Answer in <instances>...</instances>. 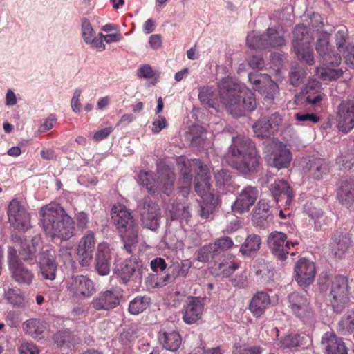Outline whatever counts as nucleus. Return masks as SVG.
Segmentation results:
<instances>
[{"label": "nucleus", "instance_id": "nucleus-1", "mask_svg": "<svg viewBox=\"0 0 354 354\" xmlns=\"http://www.w3.org/2000/svg\"><path fill=\"white\" fill-rule=\"evenodd\" d=\"M218 98L212 88H201L198 99L201 104L208 108L217 109L221 103L234 117H240L246 111L256 109L254 94L245 84L225 78L218 83Z\"/></svg>", "mask_w": 354, "mask_h": 354}, {"label": "nucleus", "instance_id": "nucleus-2", "mask_svg": "<svg viewBox=\"0 0 354 354\" xmlns=\"http://www.w3.org/2000/svg\"><path fill=\"white\" fill-rule=\"evenodd\" d=\"M192 171L196 172L195 191L203 199L200 205V216L205 219L209 218L215 210L217 198L211 188L209 169L206 165L203 164L201 160L192 159L183 161L178 183L180 192L184 197L189 194L192 180Z\"/></svg>", "mask_w": 354, "mask_h": 354}, {"label": "nucleus", "instance_id": "nucleus-3", "mask_svg": "<svg viewBox=\"0 0 354 354\" xmlns=\"http://www.w3.org/2000/svg\"><path fill=\"white\" fill-rule=\"evenodd\" d=\"M41 216L44 230L53 241L68 240L75 234L73 218L59 205L51 203L43 207Z\"/></svg>", "mask_w": 354, "mask_h": 354}, {"label": "nucleus", "instance_id": "nucleus-4", "mask_svg": "<svg viewBox=\"0 0 354 354\" xmlns=\"http://www.w3.org/2000/svg\"><path fill=\"white\" fill-rule=\"evenodd\" d=\"M225 156L227 162L241 173L254 172L259 165V156L249 138L238 136L232 140Z\"/></svg>", "mask_w": 354, "mask_h": 354}, {"label": "nucleus", "instance_id": "nucleus-5", "mask_svg": "<svg viewBox=\"0 0 354 354\" xmlns=\"http://www.w3.org/2000/svg\"><path fill=\"white\" fill-rule=\"evenodd\" d=\"M111 218L122 236L124 248L129 254L132 253L138 242V225L131 212L124 205L118 204L112 208Z\"/></svg>", "mask_w": 354, "mask_h": 354}, {"label": "nucleus", "instance_id": "nucleus-6", "mask_svg": "<svg viewBox=\"0 0 354 354\" xmlns=\"http://www.w3.org/2000/svg\"><path fill=\"white\" fill-rule=\"evenodd\" d=\"M157 167V178L151 171H141L138 175V183L145 187L150 194L162 192L169 196L173 191L175 174L165 163H158Z\"/></svg>", "mask_w": 354, "mask_h": 354}, {"label": "nucleus", "instance_id": "nucleus-7", "mask_svg": "<svg viewBox=\"0 0 354 354\" xmlns=\"http://www.w3.org/2000/svg\"><path fill=\"white\" fill-rule=\"evenodd\" d=\"M329 297L334 311L340 313L349 301L348 282L346 277L340 275L331 280Z\"/></svg>", "mask_w": 354, "mask_h": 354}, {"label": "nucleus", "instance_id": "nucleus-8", "mask_svg": "<svg viewBox=\"0 0 354 354\" xmlns=\"http://www.w3.org/2000/svg\"><path fill=\"white\" fill-rule=\"evenodd\" d=\"M288 307L292 313L306 324L314 321V313L306 294L301 295L294 292L288 295Z\"/></svg>", "mask_w": 354, "mask_h": 354}, {"label": "nucleus", "instance_id": "nucleus-9", "mask_svg": "<svg viewBox=\"0 0 354 354\" xmlns=\"http://www.w3.org/2000/svg\"><path fill=\"white\" fill-rule=\"evenodd\" d=\"M330 35L320 32L315 44V49L323 65L338 66L342 62L341 56L333 48L330 42Z\"/></svg>", "mask_w": 354, "mask_h": 354}, {"label": "nucleus", "instance_id": "nucleus-10", "mask_svg": "<svg viewBox=\"0 0 354 354\" xmlns=\"http://www.w3.org/2000/svg\"><path fill=\"white\" fill-rule=\"evenodd\" d=\"M140 212L141 223L144 227L156 231L160 226V209L149 197L145 198L138 205Z\"/></svg>", "mask_w": 354, "mask_h": 354}, {"label": "nucleus", "instance_id": "nucleus-11", "mask_svg": "<svg viewBox=\"0 0 354 354\" xmlns=\"http://www.w3.org/2000/svg\"><path fill=\"white\" fill-rule=\"evenodd\" d=\"M267 243L272 253L280 261H284L290 253L291 247L294 248L299 243L287 240L285 233L273 231L268 236Z\"/></svg>", "mask_w": 354, "mask_h": 354}, {"label": "nucleus", "instance_id": "nucleus-12", "mask_svg": "<svg viewBox=\"0 0 354 354\" xmlns=\"http://www.w3.org/2000/svg\"><path fill=\"white\" fill-rule=\"evenodd\" d=\"M337 127L339 131L348 133L354 128V97L342 100L337 107Z\"/></svg>", "mask_w": 354, "mask_h": 354}, {"label": "nucleus", "instance_id": "nucleus-13", "mask_svg": "<svg viewBox=\"0 0 354 354\" xmlns=\"http://www.w3.org/2000/svg\"><path fill=\"white\" fill-rule=\"evenodd\" d=\"M143 270L142 263L136 257H131L119 265L115 268V272L124 283L130 281L140 283L142 280Z\"/></svg>", "mask_w": 354, "mask_h": 354}, {"label": "nucleus", "instance_id": "nucleus-14", "mask_svg": "<svg viewBox=\"0 0 354 354\" xmlns=\"http://www.w3.org/2000/svg\"><path fill=\"white\" fill-rule=\"evenodd\" d=\"M249 81L254 85V88L258 90L264 97L265 100L271 103L278 93V86L267 74L257 73L248 75Z\"/></svg>", "mask_w": 354, "mask_h": 354}, {"label": "nucleus", "instance_id": "nucleus-15", "mask_svg": "<svg viewBox=\"0 0 354 354\" xmlns=\"http://www.w3.org/2000/svg\"><path fill=\"white\" fill-rule=\"evenodd\" d=\"M66 288L73 297L87 298L95 292L93 281L84 275H77L67 280Z\"/></svg>", "mask_w": 354, "mask_h": 354}, {"label": "nucleus", "instance_id": "nucleus-16", "mask_svg": "<svg viewBox=\"0 0 354 354\" xmlns=\"http://www.w3.org/2000/svg\"><path fill=\"white\" fill-rule=\"evenodd\" d=\"M8 216L10 224L18 230L25 231L30 227L29 214L15 199L8 205Z\"/></svg>", "mask_w": 354, "mask_h": 354}, {"label": "nucleus", "instance_id": "nucleus-17", "mask_svg": "<svg viewBox=\"0 0 354 354\" xmlns=\"http://www.w3.org/2000/svg\"><path fill=\"white\" fill-rule=\"evenodd\" d=\"M39 274L43 279L53 281L57 276V263L55 260V251L46 249L42 251L39 258Z\"/></svg>", "mask_w": 354, "mask_h": 354}, {"label": "nucleus", "instance_id": "nucleus-18", "mask_svg": "<svg viewBox=\"0 0 354 354\" xmlns=\"http://www.w3.org/2000/svg\"><path fill=\"white\" fill-rule=\"evenodd\" d=\"M203 310V298L189 296L182 309L183 320L187 324H193L201 319Z\"/></svg>", "mask_w": 354, "mask_h": 354}, {"label": "nucleus", "instance_id": "nucleus-19", "mask_svg": "<svg viewBox=\"0 0 354 354\" xmlns=\"http://www.w3.org/2000/svg\"><path fill=\"white\" fill-rule=\"evenodd\" d=\"M95 246V234L88 230L81 238L77 248V260L82 266H88L93 255Z\"/></svg>", "mask_w": 354, "mask_h": 354}, {"label": "nucleus", "instance_id": "nucleus-20", "mask_svg": "<svg viewBox=\"0 0 354 354\" xmlns=\"http://www.w3.org/2000/svg\"><path fill=\"white\" fill-rule=\"evenodd\" d=\"M259 192L257 187H245L232 205V210L235 214H242L248 212L258 198Z\"/></svg>", "mask_w": 354, "mask_h": 354}, {"label": "nucleus", "instance_id": "nucleus-21", "mask_svg": "<svg viewBox=\"0 0 354 354\" xmlns=\"http://www.w3.org/2000/svg\"><path fill=\"white\" fill-rule=\"evenodd\" d=\"M294 272L297 283L306 288L314 281L316 273L315 264L305 258L301 259L297 262Z\"/></svg>", "mask_w": 354, "mask_h": 354}, {"label": "nucleus", "instance_id": "nucleus-22", "mask_svg": "<svg viewBox=\"0 0 354 354\" xmlns=\"http://www.w3.org/2000/svg\"><path fill=\"white\" fill-rule=\"evenodd\" d=\"M121 294L115 289L100 292L91 301L92 307L96 310H109L120 304Z\"/></svg>", "mask_w": 354, "mask_h": 354}, {"label": "nucleus", "instance_id": "nucleus-23", "mask_svg": "<svg viewBox=\"0 0 354 354\" xmlns=\"http://www.w3.org/2000/svg\"><path fill=\"white\" fill-rule=\"evenodd\" d=\"M111 263V250L107 243H100L97 245L95 254V270L101 276L109 274Z\"/></svg>", "mask_w": 354, "mask_h": 354}, {"label": "nucleus", "instance_id": "nucleus-24", "mask_svg": "<svg viewBox=\"0 0 354 354\" xmlns=\"http://www.w3.org/2000/svg\"><path fill=\"white\" fill-rule=\"evenodd\" d=\"M292 160V155L287 146L281 142L275 143L270 156V164L278 169L287 167Z\"/></svg>", "mask_w": 354, "mask_h": 354}, {"label": "nucleus", "instance_id": "nucleus-25", "mask_svg": "<svg viewBox=\"0 0 354 354\" xmlns=\"http://www.w3.org/2000/svg\"><path fill=\"white\" fill-rule=\"evenodd\" d=\"M270 189L277 202L284 201L286 207L290 205L295 195L292 189L286 180H276L271 184Z\"/></svg>", "mask_w": 354, "mask_h": 354}, {"label": "nucleus", "instance_id": "nucleus-26", "mask_svg": "<svg viewBox=\"0 0 354 354\" xmlns=\"http://www.w3.org/2000/svg\"><path fill=\"white\" fill-rule=\"evenodd\" d=\"M322 344L326 354H348L347 348L342 338L333 332H326L322 338Z\"/></svg>", "mask_w": 354, "mask_h": 354}, {"label": "nucleus", "instance_id": "nucleus-27", "mask_svg": "<svg viewBox=\"0 0 354 354\" xmlns=\"http://www.w3.org/2000/svg\"><path fill=\"white\" fill-rule=\"evenodd\" d=\"M303 169L307 175L315 180H320L329 171V165L322 158H313L310 160Z\"/></svg>", "mask_w": 354, "mask_h": 354}, {"label": "nucleus", "instance_id": "nucleus-28", "mask_svg": "<svg viewBox=\"0 0 354 354\" xmlns=\"http://www.w3.org/2000/svg\"><path fill=\"white\" fill-rule=\"evenodd\" d=\"M270 206L264 200H260L254 208L252 221L257 227H265L271 220Z\"/></svg>", "mask_w": 354, "mask_h": 354}, {"label": "nucleus", "instance_id": "nucleus-29", "mask_svg": "<svg viewBox=\"0 0 354 354\" xmlns=\"http://www.w3.org/2000/svg\"><path fill=\"white\" fill-rule=\"evenodd\" d=\"M22 329L26 334L35 339H41L47 333L46 324L39 319L32 318L25 321Z\"/></svg>", "mask_w": 354, "mask_h": 354}, {"label": "nucleus", "instance_id": "nucleus-30", "mask_svg": "<svg viewBox=\"0 0 354 354\" xmlns=\"http://www.w3.org/2000/svg\"><path fill=\"white\" fill-rule=\"evenodd\" d=\"M192 267L189 259L173 261L168 268L169 274L165 277V283H171L178 277H185Z\"/></svg>", "mask_w": 354, "mask_h": 354}, {"label": "nucleus", "instance_id": "nucleus-31", "mask_svg": "<svg viewBox=\"0 0 354 354\" xmlns=\"http://www.w3.org/2000/svg\"><path fill=\"white\" fill-rule=\"evenodd\" d=\"M270 305V296L264 292H258L252 297L249 309L256 317L261 316Z\"/></svg>", "mask_w": 354, "mask_h": 354}, {"label": "nucleus", "instance_id": "nucleus-32", "mask_svg": "<svg viewBox=\"0 0 354 354\" xmlns=\"http://www.w3.org/2000/svg\"><path fill=\"white\" fill-rule=\"evenodd\" d=\"M11 277L21 286H30L35 277L34 273L24 266L22 263L10 268Z\"/></svg>", "mask_w": 354, "mask_h": 354}, {"label": "nucleus", "instance_id": "nucleus-33", "mask_svg": "<svg viewBox=\"0 0 354 354\" xmlns=\"http://www.w3.org/2000/svg\"><path fill=\"white\" fill-rule=\"evenodd\" d=\"M337 197L340 203L350 207L354 205V180L345 179L341 181L337 192Z\"/></svg>", "mask_w": 354, "mask_h": 354}, {"label": "nucleus", "instance_id": "nucleus-34", "mask_svg": "<svg viewBox=\"0 0 354 354\" xmlns=\"http://www.w3.org/2000/svg\"><path fill=\"white\" fill-rule=\"evenodd\" d=\"M351 244V239L341 232L334 234L330 243L331 253L336 257L341 258L347 251Z\"/></svg>", "mask_w": 354, "mask_h": 354}, {"label": "nucleus", "instance_id": "nucleus-35", "mask_svg": "<svg viewBox=\"0 0 354 354\" xmlns=\"http://www.w3.org/2000/svg\"><path fill=\"white\" fill-rule=\"evenodd\" d=\"M304 93L306 102L313 105L320 102L324 97L320 82L315 80L310 81L306 85Z\"/></svg>", "mask_w": 354, "mask_h": 354}, {"label": "nucleus", "instance_id": "nucleus-36", "mask_svg": "<svg viewBox=\"0 0 354 354\" xmlns=\"http://www.w3.org/2000/svg\"><path fill=\"white\" fill-rule=\"evenodd\" d=\"M158 339L165 349L171 351H177L181 344V337L176 331H160Z\"/></svg>", "mask_w": 354, "mask_h": 354}, {"label": "nucleus", "instance_id": "nucleus-37", "mask_svg": "<svg viewBox=\"0 0 354 354\" xmlns=\"http://www.w3.org/2000/svg\"><path fill=\"white\" fill-rule=\"evenodd\" d=\"M167 210L171 219L180 220L181 223H187L191 217L189 205L185 203L174 202L167 207Z\"/></svg>", "mask_w": 354, "mask_h": 354}, {"label": "nucleus", "instance_id": "nucleus-38", "mask_svg": "<svg viewBox=\"0 0 354 354\" xmlns=\"http://www.w3.org/2000/svg\"><path fill=\"white\" fill-rule=\"evenodd\" d=\"M261 244V239L259 235L255 234H250L241 245L240 252L243 256H250L260 249Z\"/></svg>", "mask_w": 354, "mask_h": 354}, {"label": "nucleus", "instance_id": "nucleus-39", "mask_svg": "<svg viewBox=\"0 0 354 354\" xmlns=\"http://www.w3.org/2000/svg\"><path fill=\"white\" fill-rule=\"evenodd\" d=\"M337 330L345 335L354 332V308L348 310L337 323Z\"/></svg>", "mask_w": 354, "mask_h": 354}, {"label": "nucleus", "instance_id": "nucleus-40", "mask_svg": "<svg viewBox=\"0 0 354 354\" xmlns=\"http://www.w3.org/2000/svg\"><path fill=\"white\" fill-rule=\"evenodd\" d=\"M293 49L299 61L308 65L314 64V54L312 48L310 47V44H297L293 46Z\"/></svg>", "mask_w": 354, "mask_h": 354}, {"label": "nucleus", "instance_id": "nucleus-41", "mask_svg": "<svg viewBox=\"0 0 354 354\" xmlns=\"http://www.w3.org/2000/svg\"><path fill=\"white\" fill-rule=\"evenodd\" d=\"M6 299L12 306L25 308L28 306V301L19 289H9L5 293Z\"/></svg>", "mask_w": 354, "mask_h": 354}, {"label": "nucleus", "instance_id": "nucleus-42", "mask_svg": "<svg viewBox=\"0 0 354 354\" xmlns=\"http://www.w3.org/2000/svg\"><path fill=\"white\" fill-rule=\"evenodd\" d=\"M263 37L266 43L265 48L270 47H281L285 44V40L283 37L279 35V32L274 28H268L266 32L263 34Z\"/></svg>", "mask_w": 354, "mask_h": 354}, {"label": "nucleus", "instance_id": "nucleus-43", "mask_svg": "<svg viewBox=\"0 0 354 354\" xmlns=\"http://www.w3.org/2000/svg\"><path fill=\"white\" fill-rule=\"evenodd\" d=\"M144 332V329L142 327L136 324H131L120 335L119 339L126 344L141 337Z\"/></svg>", "mask_w": 354, "mask_h": 354}, {"label": "nucleus", "instance_id": "nucleus-44", "mask_svg": "<svg viewBox=\"0 0 354 354\" xmlns=\"http://www.w3.org/2000/svg\"><path fill=\"white\" fill-rule=\"evenodd\" d=\"M150 302L149 297L138 296L129 302V311L132 315H138L149 306Z\"/></svg>", "mask_w": 354, "mask_h": 354}, {"label": "nucleus", "instance_id": "nucleus-45", "mask_svg": "<svg viewBox=\"0 0 354 354\" xmlns=\"http://www.w3.org/2000/svg\"><path fill=\"white\" fill-rule=\"evenodd\" d=\"M40 243V238L35 236L29 243H23L21 254L24 261H32L35 259L36 247Z\"/></svg>", "mask_w": 354, "mask_h": 354}, {"label": "nucleus", "instance_id": "nucleus-46", "mask_svg": "<svg viewBox=\"0 0 354 354\" xmlns=\"http://www.w3.org/2000/svg\"><path fill=\"white\" fill-rule=\"evenodd\" d=\"M293 34V46L297 44H310L312 38L308 35V28L306 26L303 24L296 26L294 29Z\"/></svg>", "mask_w": 354, "mask_h": 354}, {"label": "nucleus", "instance_id": "nucleus-47", "mask_svg": "<svg viewBox=\"0 0 354 354\" xmlns=\"http://www.w3.org/2000/svg\"><path fill=\"white\" fill-rule=\"evenodd\" d=\"M308 338L306 335L292 333L281 340V346L284 348H292L299 346Z\"/></svg>", "mask_w": 354, "mask_h": 354}, {"label": "nucleus", "instance_id": "nucleus-48", "mask_svg": "<svg viewBox=\"0 0 354 354\" xmlns=\"http://www.w3.org/2000/svg\"><path fill=\"white\" fill-rule=\"evenodd\" d=\"M218 255L216 246L213 243H209L196 252V259L201 262H208Z\"/></svg>", "mask_w": 354, "mask_h": 354}, {"label": "nucleus", "instance_id": "nucleus-49", "mask_svg": "<svg viewBox=\"0 0 354 354\" xmlns=\"http://www.w3.org/2000/svg\"><path fill=\"white\" fill-rule=\"evenodd\" d=\"M343 74L342 69H331L326 67L316 68L317 76L323 81H333L338 79Z\"/></svg>", "mask_w": 354, "mask_h": 354}, {"label": "nucleus", "instance_id": "nucleus-50", "mask_svg": "<svg viewBox=\"0 0 354 354\" xmlns=\"http://www.w3.org/2000/svg\"><path fill=\"white\" fill-rule=\"evenodd\" d=\"M54 342L59 347H70L76 344L75 338L68 330L57 332L55 335Z\"/></svg>", "mask_w": 354, "mask_h": 354}, {"label": "nucleus", "instance_id": "nucleus-51", "mask_svg": "<svg viewBox=\"0 0 354 354\" xmlns=\"http://www.w3.org/2000/svg\"><path fill=\"white\" fill-rule=\"evenodd\" d=\"M255 274L264 281L270 279L273 276L272 269L268 266L263 259H258L254 265Z\"/></svg>", "mask_w": 354, "mask_h": 354}, {"label": "nucleus", "instance_id": "nucleus-52", "mask_svg": "<svg viewBox=\"0 0 354 354\" xmlns=\"http://www.w3.org/2000/svg\"><path fill=\"white\" fill-rule=\"evenodd\" d=\"M253 130L255 135L258 137H269L274 131L269 124L267 118H263L258 120L253 125Z\"/></svg>", "mask_w": 354, "mask_h": 354}, {"label": "nucleus", "instance_id": "nucleus-53", "mask_svg": "<svg viewBox=\"0 0 354 354\" xmlns=\"http://www.w3.org/2000/svg\"><path fill=\"white\" fill-rule=\"evenodd\" d=\"M247 44L252 49L265 48V39L263 34L251 32L247 36Z\"/></svg>", "mask_w": 354, "mask_h": 354}, {"label": "nucleus", "instance_id": "nucleus-54", "mask_svg": "<svg viewBox=\"0 0 354 354\" xmlns=\"http://www.w3.org/2000/svg\"><path fill=\"white\" fill-rule=\"evenodd\" d=\"M81 30H82V37L84 41L86 44L92 41V39L96 35L95 32L93 30V28L86 18H84L82 20L81 24Z\"/></svg>", "mask_w": 354, "mask_h": 354}, {"label": "nucleus", "instance_id": "nucleus-55", "mask_svg": "<svg viewBox=\"0 0 354 354\" xmlns=\"http://www.w3.org/2000/svg\"><path fill=\"white\" fill-rule=\"evenodd\" d=\"M215 180L216 186L219 189H223L230 184L231 175L227 169H221L215 172Z\"/></svg>", "mask_w": 354, "mask_h": 354}, {"label": "nucleus", "instance_id": "nucleus-56", "mask_svg": "<svg viewBox=\"0 0 354 354\" xmlns=\"http://www.w3.org/2000/svg\"><path fill=\"white\" fill-rule=\"evenodd\" d=\"M337 164L341 169H351L354 165V155L350 153L341 155L337 158Z\"/></svg>", "mask_w": 354, "mask_h": 354}, {"label": "nucleus", "instance_id": "nucleus-57", "mask_svg": "<svg viewBox=\"0 0 354 354\" xmlns=\"http://www.w3.org/2000/svg\"><path fill=\"white\" fill-rule=\"evenodd\" d=\"M213 245L216 246V250H217L218 254H220L222 252L232 248L234 245V242L231 238L223 236L216 239L215 242L213 243Z\"/></svg>", "mask_w": 354, "mask_h": 354}, {"label": "nucleus", "instance_id": "nucleus-58", "mask_svg": "<svg viewBox=\"0 0 354 354\" xmlns=\"http://www.w3.org/2000/svg\"><path fill=\"white\" fill-rule=\"evenodd\" d=\"M295 118L299 122H302L307 124H315L317 123L320 120V117L314 114V113H297L295 114Z\"/></svg>", "mask_w": 354, "mask_h": 354}, {"label": "nucleus", "instance_id": "nucleus-59", "mask_svg": "<svg viewBox=\"0 0 354 354\" xmlns=\"http://www.w3.org/2000/svg\"><path fill=\"white\" fill-rule=\"evenodd\" d=\"M262 351V348L259 346H240L235 344L232 354H261Z\"/></svg>", "mask_w": 354, "mask_h": 354}, {"label": "nucleus", "instance_id": "nucleus-60", "mask_svg": "<svg viewBox=\"0 0 354 354\" xmlns=\"http://www.w3.org/2000/svg\"><path fill=\"white\" fill-rule=\"evenodd\" d=\"M309 216L314 221L315 228L316 230H321L323 224L325 223V218L321 209H314L310 210Z\"/></svg>", "mask_w": 354, "mask_h": 354}, {"label": "nucleus", "instance_id": "nucleus-61", "mask_svg": "<svg viewBox=\"0 0 354 354\" xmlns=\"http://www.w3.org/2000/svg\"><path fill=\"white\" fill-rule=\"evenodd\" d=\"M286 56L284 54L280 53H273L270 55L271 67L276 72H279L283 65Z\"/></svg>", "mask_w": 354, "mask_h": 354}, {"label": "nucleus", "instance_id": "nucleus-62", "mask_svg": "<svg viewBox=\"0 0 354 354\" xmlns=\"http://www.w3.org/2000/svg\"><path fill=\"white\" fill-rule=\"evenodd\" d=\"M200 133L198 136H193L192 138V143L193 145H202L206 139L205 131L201 126H193L192 128V133Z\"/></svg>", "mask_w": 354, "mask_h": 354}, {"label": "nucleus", "instance_id": "nucleus-63", "mask_svg": "<svg viewBox=\"0 0 354 354\" xmlns=\"http://www.w3.org/2000/svg\"><path fill=\"white\" fill-rule=\"evenodd\" d=\"M19 352L20 354H39V351L37 346L29 342H24L19 347Z\"/></svg>", "mask_w": 354, "mask_h": 354}, {"label": "nucleus", "instance_id": "nucleus-64", "mask_svg": "<svg viewBox=\"0 0 354 354\" xmlns=\"http://www.w3.org/2000/svg\"><path fill=\"white\" fill-rule=\"evenodd\" d=\"M342 53L344 55L346 64L354 68V46L346 45L345 50Z\"/></svg>", "mask_w": 354, "mask_h": 354}]
</instances>
